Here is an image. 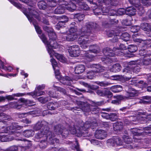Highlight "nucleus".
Listing matches in <instances>:
<instances>
[{
    "instance_id": "44",
    "label": "nucleus",
    "mask_w": 151,
    "mask_h": 151,
    "mask_svg": "<svg viewBox=\"0 0 151 151\" xmlns=\"http://www.w3.org/2000/svg\"><path fill=\"white\" fill-rule=\"evenodd\" d=\"M25 144L27 145H26L25 146H19V149H21L22 151H25L27 149H29L32 145L30 143H27V144Z\"/></svg>"
},
{
    "instance_id": "33",
    "label": "nucleus",
    "mask_w": 151,
    "mask_h": 151,
    "mask_svg": "<svg viewBox=\"0 0 151 151\" xmlns=\"http://www.w3.org/2000/svg\"><path fill=\"white\" fill-rule=\"evenodd\" d=\"M86 26L87 28H98L99 25L96 23L88 22L86 23Z\"/></svg>"
},
{
    "instance_id": "20",
    "label": "nucleus",
    "mask_w": 151,
    "mask_h": 151,
    "mask_svg": "<svg viewBox=\"0 0 151 151\" xmlns=\"http://www.w3.org/2000/svg\"><path fill=\"white\" fill-rule=\"evenodd\" d=\"M85 67L83 65H77L75 68V72L76 74H80L83 73L85 70Z\"/></svg>"
},
{
    "instance_id": "54",
    "label": "nucleus",
    "mask_w": 151,
    "mask_h": 151,
    "mask_svg": "<svg viewBox=\"0 0 151 151\" xmlns=\"http://www.w3.org/2000/svg\"><path fill=\"white\" fill-rule=\"evenodd\" d=\"M126 9L123 8H120L118 9L117 11V14L119 15H122L124 14H126Z\"/></svg>"
},
{
    "instance_id": "50",
    "label": "nucleus",
    "mask_w": 151,
    "mask_h": 151,
    "mask_svg": "<svg viewBox=\"0 0 151 151\" xmlns=\"http://www.w3.org/2000/svg\"><path fill=\"white\" fill-rule=\"evenodd\" d=\"M96 83L98 85H100L101 86L105 87L109 85L110 83L107 82H104L103 81L100 82L96 81Z\"/></svg>"
},
{
    "instance_id": "57",
    "label": "nucleus",
    "mask_w": 151,
    "mask_h": 151,
    "mask_svg": "<svg viewBox=\"0 0 151 151\" xmlns=\"http://www.w3.org/2000/svg\"><path fill=\"white\" fill-rule=\"evenodd\" d=\"M110 114L106 112H102L101 113V116L104 118L107 119H109Z\"/></svg>"
},
{
    "instance_id": "2",
    "label": "nucleus",
    "mask_w": 151,
    "mask_h": 151,
    "mask_svg": "<svg viewBox=\"0 0 151 151\" xmlns=\"http://www.w3.org/2000/svg\"><path fill=\"white\" fill-rule=\"evenodd\" d=\"M23 13L27 16L30 22L31 23H32L35 28H40L36 21L35 20L32 16H33L38 21H41L46 25H49V22L48 20L45 18H43V15H45L42 14H40L37 11L35 10L32 7H30L28 8V11L27 12H24Z\"/></svg>"
},
{
    "instance_id": "51",
    "label": "nucleus",
    "mask_w": 151,
    "mask_h": 151,
    "mask_svg": "<svg viewBox=\"0 0 151 151\" xmlns=\"http://www.w3.org/2000/svg\"><path fill=\"white\" fill-rule=\"evenodd\" d=\"M106 35L109 37H112L113 36H114L115 32L114 30L112 29H110L106 31Z\"/></svg>"
},
{
    "instance_id": "49",
    "label": "nucleus",
    "mask_w": 151,
    "mask_h": 151,
    "mask_svg": "<svg viewBox=\"0 0 151 151\" xmlns=\"http://www.w3.org/2000/svg\"><path fill=\"white\" fill-rule=\"evenodd\" d=\"M19 149V146H13L10 147L9 148L7 149L4 151H2L1 150V151H17Z\"/></svg>"
},
{
    "instance_id": "47",
    "label": "nucleus",
    "mask_w": 151,
    "mask_h": 151,
    "mask_svg": "<svg viewBox=\"0 0 151 151\" xmlns=\"http://www.w3.org/2000/svg\"><path fill=\"white\" fill-rule=\"evenodd\" d=\"M141 28H151V24H148L147 23H142L140 26Z\"/></svg>"
},
{
    "instance_id": "18",
    "label": "nucleus",
    "mask_w": 151,
    "mask_h": 151,
    "mask_svg": "<svg viewBox=\"0 0 151 151\" xmlns=\"http://www.w3.org/2000/svg\"><path fill=\"white\" fill-rule=\"evenodd\" d=\"M23 126L18 125L15 123L12 124L9 126L6 127V130H5L4 132L5 133H8V131L12 132L13 131H11L12 130H19L23 128Z\"/></svg>"
},
{
    "instance_id": "46",
    "label": "nucleus",
    "mask_w": 151,
    "mask_h": 151,
    "mask_svg": "<svg viewBox=\"0 0 151 151\" xmlns=\"http://www.w3.org/2000/svg\"><path fill=\"white\" fill-rule=\"evenodd\" d=\"M53 86L55 90H56L58 91H59L60 92L64 94H65L66 93L65 89L56 86L55 85V84L53 85Z\"/></svg>"
},
{
    "instance_id": "48",
    "label": "nucleus",
    "mask_w": 151,
    "mask_h": 151,
    "mask_svg": "<svg viewBox=\"0 0 151 151\" xmlns=\"http://www.w3.org/2000/svg\"><path fill=\"white\" fill-rule=\"evenodd\" d=\"M138 35V34H134L132 35V37L134 41L136 42L141 43L143 41L141 39L136 38L137 36Z\"/></svg>"
},
{
    "instance_id": "12",
    "label": "nucleus",
    "mask_w": 151,
    "mask_h": 151,
    "mask_svg": "<svg viewBox=\"0 0 151 151\" xmlns=\"http://www.w3.org/2000/svg\"><path fill=\"white\" fill-rule=\"evenodd\" d=\"M86 67L93 69L96 73L103 72L105 70V67L99 64L89 63L86 65Z\"/></svg>"
},
{
    "instance_id": "59",
    "label": "nucleus",
    "mask_w": 151,
    "mask_h": 151,
    "mask_svg": "<svg viewBox=\"0 0 151 151\" xmlns=\"http://www.w3.org/2000/svg\"><path fill=\"white\" fill-rule=\"evenodd\" d=\"M50 61L51 62L52 64L54 69L55 70V68L57 66V63L56 60L53 58H52L50 60Z\"/></svg>"
},
{
    "instance_id": "58",
    "label": "nucleus",
    "mask_w": 151,
    "mask_h": 151,
    "mask_svg": "<svg viewBox=\"0 0 151 151\" xmlns=\"http://www.w3.org/2000/svg\"><path fill=\"white\" fill-rule=\"evenodd\" d=\"M116 31V32H115L114 36V37L113 38V41L114 42H116L117 41L118 39L117 36H120V33L118 32L117 30Z\"/></svg>"
},
{
    "instance_id": "30",
    "label": "nucleus",
    "mask_w": 151,
    "mask_h": 151,
    "mask_svg": "<svg viewBox=\"0 0 151 151\" xmlns=\"http://www.w3.org/2000/svg\"><path fill=\"white\" fill-rule=\"evenodd\" d=\"M113 128L115 131L120 130L123 128V124L121 122H116L113 124Z\"/></svg>"
},
{
    "instance_id": "35",
    "label": "nucleus",
    "mask_w": 151,
    "mask_h": 151,
    "mask_svg": "<svg viewBox=\"0 0 151 151\" xmlns=\"http://www.w3.org/2000/svg\"><path fill=\"white\" fill-rule=\"evenodd\" d=\"M0 68H2L9 72H10L13 69L12 68L11 66L8 67L5 66L4 65L3 63L0 60Z\"/></svg>"
},
{
    "instance_id": "9",
    "label": "nucleus",
    "mask_w": 151,
    "mask_h": 151,
    "mask_svg": "<svg viewBox=\"0 0 151 151\" xmlns=\"http://www.w3.org/2000/svg\"><path fill=\"white\" fill-rule=\"evenodd\" d=\"M65 1L63 0H61L60 2L62 3L63 6L67 10L70 12H73L76 8V6L74 2H72L71 1Z\"/></svg>"
},
{
    "instance_id": "53",
    "label": "nucleus",
    "mask_w": 151,
    "mask_h": 151,
    "mask_svg": "<svg viewBox=\"0 0 151 151\" xmlns=\"http://www.w3.org/2000/svg\"><path fill=\"white\" fill-rule=\"evenodd\" d=\"M145 131L143 132V134H147L151 133V127H145L144 128Z\"/></svg>"
},
{
    "instance_id": "45",
    "label": "nucleus",
    "mask_w": 151,
    "mask_h": 151,
    "mask_svg": "<svg viewBox=\"0 0 151 151\" xmlns=\"http://www.w3.org/2000/svg\"><path fill=\"white\" fill-rule=\"evenodd\" d=\"M46 139L42 140L40 141L39 143V145L41 148H45L47 145V141H46Z\"/></svg>"
},
{
    "instance_id": "17",
    "label": "nucleus",
    "mask_w": 151,
    "mask_h": 151,
    "mask_svg": "<svg viewBox=\"0 0 151 151\" xmlns=\"http://www.w3.org/2000/svg\"><path fill=\"white\" fill-rule=\"evenodd\" d=\"M94 136L97 139H102L106 137V133L104 130H97L95 132Z\"/></svg>"
},
{
    "instance_id": "40",
    "label": "nucleus",
    "mask_w": 151,
    "mask_h": 151,
    "mask_svg": "<svg viewBox=\"0 0 151 151\" xmlns=\"http://www.w3.org/2000/svg\"><path fill=\"white\" fill-rule=\"evenodd\" d=\"M87 77L89 79H92L95 77V73L94 70L89 71L87 72Z\"/></svg>"
},
{
    "instance_id": "4",
    "label": "nucleus",
    "mask_w": 151,
    "mask_h": 151,
    "mask_svg": "<svg viewBox=\"0 0 151 151\" xmlns=\"http://www.w3.org/2000/svg\"><path fill=\"white\" fill-rule=\"evenodd\" d=\"M97 126V124L96 121L91 122L88 121L86 122L84 124L83 127H82L79 129H76V127H69V131L70 133L73 134H76L78 137L81 136L85 137L88 136L87 129L91 127L93 129Z\"/></svg>"
},
{
    "instance_id": "38",
    "label": "nucleus",
    "mask_w": 151,
    "mask_h": 151,
    "mask_svg": "<svg viewBox=\"0 0 151 151\" xmlns=\"http://www.w3.org/2000/svg\"><path fill=\"white\" fill-rule=\"evenodd\" d=\"M38 7L40 9H44L46 7V3L44 1H39L37 4Z\"/></svg>"
},
{
    "instance_id": "60",
    "label": "nucleus",
    "mask_w": 151,
    "mask_h": 151,
    "mask_svg": "<svg viewBox=\"0 0 151 151\" xmlns=\"http://www.w3.org/2000/svg\"><path fill=\"white\" fill-rule=\"evenodd\" d=\"M116 99L118 100H112L111 103L115 104H117L118 102V100L122 99H123V97L121 95L118 96L116 97Z\"/></svg>"
},
{
    "instance_id": "26",
    "label": "nucleus",
    "mask_w": 151,
    "mask_h": 151,
    "mask_svg": "<svg viewBox=\"0 0 151 151\" xmlns=\"http://www.w3.org/2000/svg\"><path fill=\"white\" fill-rule=\"evenodd\" d=\"M59 6L55 10L54 12L55 14H63L65 12V9L64 6H63L62 3H61Z\"/></svg>"
},
{
    "instance_id": "61",
    "label": "nucleus",
    "mask_w": 151,
    "mask_h": 151,
    "mask_svg": "<svg viewBox=\"0 0 151 151\" xmlns=\"http://www.w3.org/2000/svg\"><path fill=\"white\" fill-rule=\"evenodd\" d=\"M60 19L63 20L61 21L65 23L68 22L69 19L68 17L66 16L63 15L60 17Z\"/></svg>"
},
{
    "instance_id": "11",
    "label": "nucleus",
    "mask_w": 151,
    "mask_h": 151,
    "mask_svg": "<svg viewBox=\"0 0 151 151\" xmlns=\"http://www.w3.org/2000/svg\"><path fill=\"white\" fill-rule=\"evenodd\" d=\"M68 51L70 55L72 57H78L80 53L79 47L77 45L70 46L69 48Z\"/></svg>"
},
{
    "instance_id": "1",
    "label": "nucleus",
    "mask_w": 151,
    "mask_h": 151,
    "mask_svg": "<svg viewBox=\"0 0 151 151\" xmlns=\"http://www.w3.org/2000/svg\"><path fill=\"white\" fill-rule=\"evenodd\" d=\"M37 32L39 35V36L42 40L43 42L47 45V49L48 52L51 57L52 55L55 53L53 49H56L58 45L57 42L55 41L56 39V35L55 33L54 32L53 29H45V31L48 33L49 37V41H48L45 36L42 33V31L41 29H36Z\"/></svg>"
},
{
    "instance_id": "62",
    "label": "nucleus",
    "mask_w": 151,
    "mask_h": 151,
    "mask_svg": "<svg viewBox=\"0 0 151 151\" xmlns=\"http://www.w3.org/2000/svg\"><path fill=\"white\" fill-rule=\"evenodd\" d=\"M98 1L99 3H104L106 4H109L110 3L111 0H98Z\"/></svg>"
},
{
    "instance_id": "29",
    "label": "nucleus",
    "mask_w": 151,
    "mask_h": 151,
    "mask_svg": "<svg viewBox=\"0 0 151 151\" xmlns=\"http://www.w3.org/2000/svg\"><path fill=\"white\" fill-rule=\"evenodd\" d=\"M19 101L21 102L24 103L26 105L29 106L34 105L35 104V103L33 101L23 98H21L19 100Z\"/></svg>"
},
{
    "instance_id": "64",
    "label": "nucleus",
    "mask_w": 151,
    "mask_h": 151,
    "mask_svg": "<svg viewBox=\"0 0 151 151\" xmlns=\"http://www.w3.org/2000/svg\"><path fill=\"white\" fill-rule=\"evenodd\" d=\"M132 70V69L131 68H130L129 67H127L124 69L123 72L126 74L127 73H130Z\"/></svg>"
},
{
    "instance_id": "42",
    "label": "nucleus",
    "mask_w": 151,
    "mask_h": 151,
    "mask_svg": "<svg viewBox=\"0 0 151 151\" xmlns=\"http://www.w3.org/2000/svg\"><path fill=\"white\" fill-rule=\"evenodd\" d=\"M120 35L121 36V38L124 40L127 41L129 40V35L128 33L124 32L122 33L121 35L120 33Z\"/></svg>"
},
{
    "instance_id": "23",
    "label": "nucleus",
    "mask_w": 151,
    "mask_h": 151,
    "mask_svg": "<svg viewBox=\"0 0 151 151\" xmlns=\"http://www.w3.org/2000/svg\"><path fill=\"white\" fill-rule=\"evenodd\" d=\"M55 134H51L48 137V139H47L48 142L51 144L53 145L55 143H58L59 142V140L55 138H54Z\"/></svg>"
},
{
    "instance_id": "19",
    "label": "nucleus",
    "mask_w": 151,
    "mask_h": 151,
    "mask_svg": "<svg viewBox=\"0 0 151 151\" xmlns=\"http://www.w3.org/2000/svg\"><path fill=\"white\" fill-rule=\"evenodd\" d=\"M131 4L134 5L137 9L141 11L143 10V7L140 4L139 0H128Z\"/></svg>"
},
{
    "instance_id": "8",
    "label": "nucleus",
    "mask_w": 151,
    "mask_h": 151,
    "mask_svg": "<svg viewBox=\"0 0 151 151\" xmlns=\"http://www.w3.org/2000/svg\"><path fill=\"white\" fill-rule=\"evenodd\" d=\"M64 127L60 125L56 126L54 127V132L56 134H61L63 138L67 137L69 131L66 129H63Z\"/></svg>"
},
{
    "instance_id": "15",
    "label": "nucleus",
    "mask_w": 151,
    "mask_h": 151,
    "mask_svg": "<svg viewBox=\"0 0 151 151\" xmlns=\"http://www.w3.org/2000/svg\"><path fill=\"white\" fill-rule=\"evenodd\" d=\"M48 123L45 121H42L38 122L35 125L34 127L35 130H38L41 129L45 130L46 128H49L48 127Z\"/></svg>"
},
{
    "instance_id": "32",
    "label": "nucleus",
    "mask_w": 151,
    "mask_h": 151,
    "mask_svg": "<svg viewBox=\"0 0 151 151\" xmlns=\"http://www.w3.org/2000/svg\"><path fill=\"white\" fill-rule=\"evenodd\" d=\"M119 114L118 113H111L110 114L109 119L112 121H116L118 118Z\"/></svg>"
},
{
    "instance_id": "56",
    "label": "nucleus",
    "mask_w": 151,
    "mask_h": 151,
    "mask_svg": "<svg viewBox=\"0 0 151 151\" xmlns=\"http://www.w3.org/2000/svg\"><path fill=\"white\" fill-rule=\"evenodd\" d=\"M65 23L60 21L56 25V28H63L65 27L64 25Z\"/></svg>"
},
{
    "instance_id": "37",
    "label": "nucleus",
    "mask_w": 151,
    "mask_h": 151,
    "mask_svg": "<svg viewBox=\"0 0 151 151\" xmlns=\"http://www.w3.org/2000/svg\"><path fill=\"white\" fill-rule=\"evenodd\" d=\"M55 56L56 58L62 63H64L66 61V60L65 57L62 55L58 54H55Z\"/></svg>"
},
{
    "instance_id": "10",
    "label": "nucleus",
    "mask_w": 151,
    "mask_h": 151,
    "mask_svg": "<svg viewBox=\"0 0 151 151\" xmlns=\"http://www.w3.org/2000/svg\"><path fill=\"white\" fill-rule=\"evenodd\" d=\"M78 104H79L81 105L79 106V108L78 107H75L71 108V110L74 111V110H75L79 111L78 109H81L82 110L86 112H89L91 111V108L92 106L90 105H88L86 104H84L83 102L79 101L78 103Z\"/></svg>"
},
{
    "instance_id": "27",
    "label": "nucleus",
    "mask_w": 151,
    "mask_h": 151,
    "mask_svg": "<svg viewBox=\"0 0 151 151\" xmlns=\"http://www.w3.org/2000/svg\"><path fill=\"white\" fill-rule=\"evenodd\" d=\"M110 89L114 93H118L122 90V87L121 86L117 85L111 87Z\"/></svg>"
},
{
    "instance_id": "14",
    "label": "nucleus",
    "mask_w": 151,
    "mask_h": 151,
    "mask_svg": "<svg viewBox=\"0 0 151 151\" xmlns=\"http://www.w3.org/2000/svg\"><path fill=\"white\" fill-rule=\"evenodd\" d=\"M107 143H109L111 145L114 146L121 145L122 144V142L121 139L118 136H114L111 139L108 140Z\"/></svg>"
},
{
    "instance_id": "36",
    "label": "nucleus",
    "mask_w": 151,
    "mask_h": 151,
    "mask_svg": "<svg viewBox=\"0 0 151 151\" xmlns=\"http://www.w3.org/2000/svg\"><path fill=\"white\" fill-rule=\"evenodd\" d=\"M122 138L124 142L127 144H130L132 143V138L128 135H124L122 136Z\"/></svg>"
},
{
    "instance_id": "21",
    "label": "nucleus",
    "mask_w": 151,
    "mask_h": 151,
    "mask_svg": "<svg viewBox=\"0 0 151 151\" xmlns=\"http://www.w3.org/2000/svg\"><path fill=\"white\" fill-rule=\"evenodd\" d=\"M60 106L59 103L57 102L53 103L50 102L48 103L47 107L50 110H54L59 107Z\"/></svg>"
},
{
    "instance_id": "52",
    "label": "nucleus",
    "mask_w": 151,
    "mask_h": 151,
    "mask_svg": "<svg viewBox=\"0 0 151 151\" xmlns=\"http://www.w3.org/2000/svg\"><path fill=\"white\" fill-rule=\"evenodd\" d=\"M75 17L77 18L79 21L80 22L84 19V15L78 14H76Z\"/></svg>"
},
{
    "instance_id": "63",
    "label": "nucleus",
    "mask_w": 151,
    "mask_h": 151,
    "mask_svg": "<svg viewBox=\"0 0 151 151\" xmlns=\"http://www.w3.org/2000/svg\"><path fill=\"white\" fill-rule=\"evenodd\" d=\"M11 2L14 6L18 9L20 8L22 6L20 4L15 2L13 1H11Z\"/></svg>"
},
{
    "instance_id": "34",
    "label": "nucleus",
    "mask_w": 151,
    "mask_h": 151,
    "mask_svg": "<svg viewBox=\"0 0 151 151\" xmlns=\"http://www.w3.org/2000/svg\"><path fill=\"white\" fill-rule=\"evenodd\" d=\"M140 130L137 128H133L131 129L130 131L133 135L135 136H139L141 135V133L140 132Z\"/></svg>"
},
{
    "instance_id": "13",
    "label": "nucleus",
    "mask_w": 151,
    "mask_h": 151,
    "mask_svg": "<svg viewBox=\"0 0 151 151\" xmlns=\"http://www.w3.org/2000/svg\"><path fill=\"white\" fill-rule=\"evenodd\" d=\"M94 47V49L92 50H89L85 52L84 53V56L86 57L87 59L89 60H92L94 57V55H92V53H97L99 50H98V46L95 45H90V48H92Z\"/></svg>"
},
{
    "instance_id": "41",
    "label": "nucleus",
    "mask_w": 151,
    "mask_h": 151,
    "mask_svg": "<svg viewBox=\"0 0 151 151\" xmlns=\"http://www.w3.org/2000/svg\"><path fill=\"white\" fill-rule=\"evenodd\" d=\"M50 97H45L43 96L40 97L38 98V100L39 101L43 104L45 103L46 102L50 100Z\"/></svg>"
},
{
    "instance_id": "31",
    "label": "nucleus",
    "mask_w": 151,
    "mask_h": 151,
    "mask_svg": "<svg viewBox=\"0 0 151 151\" xmlns=\"http://www.w3.org/2000/svg\"><path fill=\"white\" fill-rule=\"evenodd\" d=\"M131 91H129L126 92V97L129 99H130V98L133 97L135 96L137 93L135 90L131 89Z\"/></svg>"
},
{
    "instance_id": "6",
    "label": "nucleus",
    "mask_w": 151,
    "mask_h": 151,
    "mask_svg": "<svg viewBox=\"0 0 151 151\" xmlns=\"http://www.w3.org/2000/svg\"><path fill=\"white\" fill-rule=\"evenodd\" d=\"M79 30L78 29H69L68 32L63 34V37L67 41H73L79 37V35L77 34Z\"/></svg>"
},
{
    "instance_id": "3",
    "label": "nucleus",
    "mask_w": 151,
    "mask_h": 151,
    "mask_svg": "<svg viewBox=\"0 0 151 151\" xmlns=\"http://www.w3.org/2000/svg\"><path fill=\"white\" fill-rule=\"evenodd\" d=\"M79 31L77 33L79 35L78 43L82 48L86 49L88 45L92 42L93 39L92 34L91 33V29H78Z\"/></svg>"
},
{
    "instance_id": "55",
    "label": "nucleus",
    "mask_w": 151,
    "mask_h": 151,
    "mask_svg": "<svg viewBox=\"0 0 151 151\" xmlns=\"http://www.w3.org/2000/svg\"><path fill=\"white\" fill-rule=\"evenodd\" d=\"M104 101H101L98 102H93L92 104L93 105L96 106H100L101 105L104 104Z\"/></svg>"
},
{
    "instance_id": "16",
    "label": "nucleus",
    "mask_w": 151,
    "mask_h": 151,
    "mask_svg": "<svg viewBox=\"0 0 151 151\" xmlns=\"http://www.w3.org/2000/svg\"><path fill=\"white\" fill-rule=\"evenodd\" d=\"M96 93L98 95L102 96H107L108 98H111L112 96V93L108 90L105 89L103 90H98L96 91Z\"/></svg>"
},
{
    "instance_id": "39",
    "label": "nucleus",
    "mask_w": 151,
    "mask_h": 151,
    "mask_svg": "<svg viewBox=\"0 0 151 151\" xmlns=\"http://www.w3.org/2000/svg\"><path fill=\"white\" fill-rule=\"evenodd\" d=\"M11 140L9 138L8 136L2 135L1 134H0V140L1 142H6L10 141Z\"/></svg>"
},
{
    "instance_id": "28",
    "label": "nucleus",
    "mask_w": 151,
    "mask_h": 151,
    "mask_svg": "<svg viewBox=\"0 0 151 151\" xmlns=\"http://www.w3.org/2000/svg\"><path fill=\"white\" fill-rule=\"evenodd\" d=\"M34 132L32 130H25L23 133V135L27 138L33 136L34 135Z\"/></svg>"
},
{
    "instance_id": "24",
    "label": "nucleus",
    "mask_w": 151,
    "mask_h": 151,
    "mask_svg": "<svg viewBox=\"0 0 151 151\" xmlns=\"http://www.w3.org/2000/svg\"><path fill=\"white\" fill-rule=\"evenodd\" d=\"M136 11V9L133 7H129L126 9V14L129 16L134 15Z\"/></svg>"
},
{
    "instance_id": "7",
    "label": "nucleus",
    "mask_w": 151,
    "mask_h": 151,
    "mask_svg": "<svg viewBox=\"0 0 151 151\" xmlns=\"http://www.w3.org/2000/svg\"><path fill=\"white\" fill-rule=\"evenodd\" d=\"M51 134V132L49 128H46L45 130L41 129L36 134L35 136V139H38L45 137V138L44 139L47 140L48 137Z\"/></svg>"
},
{
    "instance_id": "5",
    "label": "nucleus",
    "mask_w": 151,
    "mask_h": 151,
    "mask_svg": "<svg viewBox=\"0 0 151 151\" xmlns=\"http://www.w3.org/2000/svg\"><path fill=\"white\" fill-rule=\"evenodd\" d=\"M127 49L126 47L123 44L120 45L119 48H114L113 50H111L109 48L106 47L104 49L103 52L104 55L105 57L101 58L102 60L104 61L105 63H111L112 60L111 58H110V57H113L115 55L120 56L119 53V49L121 50H125Z\"/></svg>"
},
{
    "instance_id": "43",
    "label": "nucleus",
    "mask_w": 151,
    "mask_h": 151,
    "mask_svg": "<svg viewBox=\"0 0 151 151\" xmlns=\"http://www.w3.org/2000/svg\"><path fill=\"white\" fill-rule=\"evenodd\" d=\"M129 51L130 52H134L137 50V47L136 45H130L128 47Z\"/></svg>"
},
{
    "instance_id": "25",
    "label": "nucleus",
    "mask_w": 151,
    "mask_h": 151,
    "mask_svg": "<svg viewBox=\"0 0 151 151\" xmlns=\"http://www.w3.org/2000/svg\"><path fill=\"white\" fill-rule=\"evenodd\" d=\"M71 80L70 78L68 76L62 78L60 80V82L64 85H70L71 84L70 81Z\"/></svg>"
},
{
    "instance_id": "22",
    "label": "nucleus",
    "mask_w": 151,
    "mask_h": 151,
    "mask_svg": "<svg viewBox=\"0 0 151 151\" xmlns=\"http://www.w3.org/2000/svg\"><path fill=\"white\" fill-rule=\"evenodd\" d=\"M109 68L111 72L115 73L120 71L121 68V67L119 63H116Z\"/></svg>"
}]
</instances>
